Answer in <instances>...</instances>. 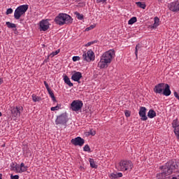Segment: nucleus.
<instances>
[{
    "mask_svg": "<svg viewBox=\"0 0 179 179\" xmlns=\"http://www.w3.org/2000/svg\"><path fill=\"white\" fill-rule=\"evenodd\" d=\"M162 172L157 174V179H164L166 176H170L173 173H176L179 169V160L171 159L164 166L160 167Z\"/></svg>",
    "mask_w": 179,
    "mask_h": 179,
    "instance_id": "1",
    "label": "nucleus"
},
{
    "mask_svg": "<svg viewBox=\"0 0 179 179\" xmlns=\"http://www.w3.org/2000/svg\"><path fill=\"white\" fill-rule=\"evenodd\" d=\"M114 57H115V51H114V50H110L103 53L101 57L100 62L98 63L99 68L101 69L108 68V64H111Z\"/></svg>",
    "mask_w": 179,
    "mask_h": 179,
    "instance_id": "2",
    "label": "nucleus"
},
{
    "mask_svg": "<svg viewBox=\"0 0 179 179\" xmlns=\"http://www.w3.org/2000/svg\"><path fill=\"white\" fill-rule=\"evenodd\" d=\"M73 20L72 19V17L65 13L59 14L58 16H57L55 19V23L59 26H62L64 24H69L72 23Z\"/></svg>",
    "mask_w": 179,
    "mask_h": 179,
    "instance_id": "3",
    "label": "nucleus"
},
{
    "mask_svg": "<svg viewBox=\"0 0 179 179\" xmlns=\"http://www.w3.org/2000/svg\"><path fill=\"white\" fill-rule=\"evenodd\" d=\"M27 9H29V5L25 4V5H22L18 6L14 13V17L17 20H19L22 15H24L26 12H27Z\"/></svg>",
    "mask_w": 179,
    "mask_h": 179,
    "instance_id": "4",
    "label": "nucleus"
},
{
    "mask_svg": "<svg viewBox=\"0 0 179 179\" xmlns=\"http://www.w3.org/2000/svg\"><path fill=\"white\" fill-rule=\"evenodd\" d=\"M132 162L122 160L119 163V170L120 171H127V170H132Z\"/></svg>",
    "mask_w": 179,
    "mask_h": 179,
    "instance_id": "5",
    "label": "nucleus"
},
{
    "mask_svg": "<svg viewBox=\"0 0 179 179\" xmlns=\"http://www.w3.org/2000/svg\"><path fill=\"white\" fill-rule=\"evenodd\" d=\"M55 122L56 125H66V122H68V115H66V113H62L57 117Z\"/></svg>",
    "mask_w": 179,
    "mask_h": 179,
    "instance_id": "6",
    "label": "nucleus"
},
{
    "mask_svg": "<svg viewBox=\"0 0 179 179\" xmlns=\"http://www.w3.org/2000/svg\"><path fill=\"white\" fill-rule=\"evenodd\" d=\"M82 107H83V102L80 100H74L71 103V109L72 111H80V110H82Z\"/></svg>",
    "mask_w": 179,
    "mask_h": 179,
    "instance_id": "7",
    "label": "nucleus"
},
{
    "mask_svg": "<svg viewBox=\"0 0 179 179\" xmlns=\"http://www.w3.org/2000/svg\"><path fill=\"white\" fill-rule=\"evenodd\" d=\"M94 52L92 50H90L86 52H84L83 55V61H87V62H90L92 61H94Z\"/></svg>",
    "mask_w": 179,
    "mask_h": 179,
    "instance_id": "8",
    "label": "nucleus"
},
{
    "mask_svg": "<svg viewBox=\"0 0 179 179\" xmlns=\"http://www.w3.org/2000/svg\"><path fill=\"white\" fill-rule=\"evenodd\" d=\"M40 31H47L50 29V22L48 20H43L39 24Z\"/></svg>",
    "mask_w": 179,
    "mask_h": 179,
    "instance_id": "9",
    "label": "nucleus"
},
{
    "mask_svg": "<svg viewBox=\"0 0 179 179\" xmlns=\"http://www.w3.org/2000/svg\"><path fill=\"white\" fill-rule=\"evenodd\" d=\"M20 111H23V107L22 106H16L11 109V115L12 117H15L17 118L20 117Z\"/></svg>",
    "mask_w": 179,
    "mask_h": 179,
    "instance_id": "10",
    "label": "nucleus"
},
{
    "mask_svg": "<svg viewBox=\"0 0 179 179\" xmlns=\"http://www.w3.org/2000/svg\"><path fill=\"white\" fill-rule=\"evenodd\" d=\"M71 143L72 145H74V146H83V145H85V139L78 136L75 138H72Z\"/></svg>",
    "mask_w": 179,
    "mask_h": 179,
    "instance_id": "11",
    "label": "nucleus"
},
{
    "mask_svg": "<svg viewBox=\"0 0 179 179\" xmlns=\"http://www.w3.org/2000/svg\"><path fill=\"white\" fill-rule=\"evenodd\" d=\"M166 86V84L164 83H159L155 86L154 87V92L157 94H162L163 90H164V87Z\"/></svg>",
    "mask_w": 179,
    "mask_h": 179,
    "instance_id": "12",
    "label": "nucleus"
},
{
    "mask_svg": "<svg viewBox=\"0 0 179 179\" xmlns=\"http://www.w3.org/2000/svg\"><path fill=\"white\" fill-rule=\"evenodd\" d=\"M169 10L172 12L179 11V0L172 2L169 5Z\"/></svg>",
    "mask_w": 179,
    "mask_h": 179,
    "instance_id": "13",
    "label": "nucleus"
},
{
    "mask_svg": "<svg viewBox=\"0 0 179 179\" xmlns=\"http://www.w3.org/2000/svg\"><path fill=\"white\" fill-rule=\"evenodd\" d=\"M146 108L143 106H141L140 108V110L138 112V114L140 117H141V121H146L148 120V116H146Z\"/></svg>",
    "mask_w": 179,
    "mask_h": 179,
    "instance_id": "14",
    "label": "nucleus"
},
{
    "mask_svg": "<svg viewBox=\"0 0 179 179\" xmlns=\"http://www.w3.org/2000/svg\"><path fill=\"white\" fill-rule=\"evenodd\" d=\"M82 73L79 71L75 72L71 76L72 80H74V82H78V83H80V80L82 79Z\"/></svg>",
    "mask_w": 179,
    "mask_h": 179,
    "instance_id": "15",
    "label": "nucleus"
},
{
    "mask_svg": "<svg viewBox=\"0 0 179 179\" xmlns=\"http://www.w3.org/2000/svg\"><path fill=\"white\" fill-rule=\"evenodd\" d=\"M162 94H164V96H170V94H171V90H170V85H169V84H165Z\"/></svg>",
    "mask_w": 179,
    "mask_h": 179,
    "instance_id": "16",
    "label": "nucleus"
},
{
    "mask_svg": "<svg viewBox=\"0 0 179 179\" xmlns=\"http://www.w3.org/2000/svg\"><path fill=\"white\" fill-rule=\"evenodd\" d=\"M175 176H170V175H165L164 179H179V171L176 170Z\"/></svg>",
    "mask_w": 179,
    "mask_h": 179,
    "instance_id": "17",
    "label": "nucleus"
},
{
    "mask_svg": "<svg viewBox=\"0 0 179 179\" xmlns=\"http://www.w3.org/2000/svg\"><path fill=\"white\" fill-rule=\"evenodd\" d=\"M64 83L68 85L70 87H72L73 86V83L71 82V80L69 79V77L68 76H64Z\"/></svg>",
    "mask_w": 179,
    "mask_h": 179,
    "instance_id": "18",
    "label": "nucleus"
},
{
    "mask_svg": "<svg viewBox=\"0 0 179 179\" xmlns=\"http://www.w3.org/2000/svg\"><path fill=\"white\" fill-rule=\"evenodd\" d=\"M48 94H50L52 101H54V103H57V99H55V95H54V92H52V90H51V89L48 90Z\"/></svg>",
    "mask_w": 179,
    "mask_h": 179,
    "instance_id": "19",
    "label": "nucleus"
},
{
    "mask_svg": "<svg viewBox=\"0 0 179 179\" xmlns=\"http://www.w3.org/2000/svg\"><path fill=\"white\" fill-rule=\"evenodd\" d=\"M148 118H155L156 117V112L153 109H150L148 113Z\"/></svg>",
    "mask_w": 179,
    "mask_h": 179,
    "instance_id": "20",
    "label": "nucleus"
},
{
    "mask_svg": "<svg viewBox=\"0 0 179 179\" xmlns=\"http://www.w3.org/2000/svg\"><path fill=\"white\" fill-rule=\"evenodd\" d=\"M89 162H90V166H91L92 169H97L98 165L96 164V162H94V159L90 158V159H89Z\"/></svg>",
    "mask_w": 179,
    "mask_h": 179,
    "instance_id": "21",
    "label": "nucleus"
},
{
    "mask_svg": "<svg viewBox=\"0 0 179 179\" xmlns=\"http://www.w3.org/2000/svg\"><path fill=\"white\" fill-rule=\"evenodd\" d=\"M136 5L138 8H141V9H146V4L145 3H142L141 1L136 2Z\"/></svg>",
    "mask_w": 179,
    "mask_h": 179,
    "instance_id": "22",
    "label": "nucleus"
},
{
    "mask_svg": "<svg viewBox=\"0 0 179 179\" xmlns=\"http://www.w3.org/2000/svg\"><path fill=\"white\" fill-rule=\"evenodd\" d=\"M138 51H142V45L139 43L136 46L135 55L136 57H138Z\"/></svg>",
    "mask_w": 179,
    "mask_h": 179,
    "instance_id": "23",
    "label": "nucleus"
},
{
    "mask_svg": "<svg viewBox=\"0 0 179 179\" xmlns=\"http://www.w3.org/2000/svg\"><path fill=\"white\" fill-rule=\"evenodd\" d=\"M6 24L8 29H16V25L10 22H6Z\"/></svg>",
    "mask_w": 179,
    "mask_h": 179,
    "instance_id": "24",
    "label": "nucleus"
},
{
    "mask_svg": "<svg viewBox=\"0 0 179 179\" xmlns=\"http://www.w3.org/2000/svg\"><path fill=\"white\" fill-rule=\"evenodd\" d=\"M137 20L136 17H133L129 20L128 24H134V23H136Z\"/></svg>",
    "mask_w": 179,
    "mask_h": 179,
    "instance_id": "25",
    "label": "nucleus"
},
{
    "mask_svg": "<svg viewBox=\"0 0 179 179\" xmlns=\"http://www.w3.org/2000/svg\"><path fill=\"white\" fill-rule=\"evenodd\" d=\"M172 126L173 128H174V129H176V128H177V127H179V123H178V120H174L172 122Z\"/></svg>",
    "mask_w": 179,
    "mask_h": 179,
    "instance_id": "26",
    "label": "nucleus"
},
{
    "mask_svg": "<svg viewBox=\"0 0 179 179\" xmlns=\"http://www.w3.org/2000/svg\"><path fill=\"white\" fill-rule=\"evenodd\" d=\"M32 100L33 101H34L35 103L37 101H40V100H41V98L36 96L35 94L32 95Z\"/></svg>",
    "mask_w": 179,
    "mask_h": 179,
    "instance_id": "27",
    "label": "nucleus"
},
{
    "mask_svg": "<svg viewBox=\"0 0 179 179\" xmlns=\"http://www.w3.org/2000/svg\"><path fill=\"white\" fill-rule=\"evenodd\" d=\"M75 15H76V17L78 19V20H83V14H80L78 12H76Z\"/></svg>",
    "mask_w": 179,
    "mask_h": 179,
    "instance_id": "28",
    "label": "nucleus"
},
{
    "mask_svg": "<svg viewBox=\"0 0 179 179\" xmlns=\"http://www.w3.org/2000/svg\"><path fill=\"white\" fill-rule=\"evenodd\" d=\"M60 107H61V105L57 104L56 106L52 107L50 108V110H51V111H58V110H59Z\"/></svg>",
    "mask_w": 179,
    "mask_h": 179,
    "instance_id": "29",
    "label": "nucleus"
},
{
    "mask_svg": "<svg viewBox=\"0 0 179 179\" xmlns=\"http://www.w3.org/2000/svg\"><path fill=\"white\" fill-rule=\"evenodd\" d=\"M58 54H59V49L56 50L55 52H52L49 57H51L52 58V57H55V55H58Z\"/></svg>",
    "mask_w": 179,
    "mask_h": 179,
    "instance_id": "30",
    "label": "nucleus"
},
{
    "mask_svg": "<svg viewBox=\"0 0 179 179\" xmlns=\"http://www.w3.org/2000/svg\"><path fill=\"white\" fill-rule=\"evenodd\" d=\"M97 42H98L97 40L88 42V43L85 45V47H89V46L92 45V44H96V43H97Z\"/></svg>",
    "mask_w": 179,
    "mask_h": 179,
    "instance_id": "31",
    "label": "nucleus"
},
{
    "mask_svg": "<svg viewBox=\"0 0 179 179\" xmlns=\"http://www.w3.org/2000/svg\"><path fill=\"white\" fill-rule=\"evenodd\" d=\"M83 150L84 152H92L90 151V147L89 146V145H85L83 148Z\"/></svg>",
    "mask_w": 179,
    "mask_h": 179,
    "instance_id": "32",
    "label": "nucleus"
},
{
    "mask_svg": "<svg viewBox=\"0 0 179 179\" xmlns=\"http://www.w3.org/2000/svg\"><path fill=\"white\" fill-rule=\"evenodd\" d=\"M73 62H76V61H80V57L79 56H73Z\"/></svg>",
    "mask_w": 179,
    "mask_h": 179,
    "instance_id": "33",
    "label": "nucleus"
},
{
    "mask_svg": "<svg viewBox=\"0 0 179 179\" xmlns=\"http://www.w3.org/2000/svg\"><path fill=\"white\" fill-rule=\"evenodd\" d=\"M13 13V10L12 8H8L6 10V15H10V13Z\"/></svg>",
    "mask_w": 179,
    "mask_h": 179,
    "instance_id": "34",
    "label": "nucleus"
},
{
    "mask_svg": "<svg viewBox=\"0 0 179 179\" xmlns=\"http://www.w3.org/2000/svg\"><path fill=\"white\" fill-rule=\"evenodd\" d=\"M154 20H155V24H158L159 25V22H160V20L159 19V17H155V18H154Z\"/></svg>",
    "mask_w": 179,
    "mask_h": 179,
    "instance_id": "35",
    "label": "nucleus"
},
{
    "mask_svg": "<svg viewBox=\"0 0 179 179\" xmlns=\"http://www.w3.org/2000/svg\"><path fill=\"white\" fill-rule=\"evenodd\" d=\"M110 178L111 179L117 178V173H111L110 176Z\"/></svg>",
    "mask_w": 179,
    "mask_h": 179,
    "instance_id": "36",
    "label": "nucleus"
},
{
    "mask_svg": "<svg viewBox=\"0 0 179 179\" xmlns=\"http://www.w3.org/2000/svg\"><path fill=\"white\" fill-rule=\"evenodd\" d=\"M96 27V25H91L90 27L86 28V31H89V30H92V29H94Z\"/></svg>",
    "mask_w": 179,
    "mask_h": 179,
    "instance_id": "37",
    "label": "nucleus"
},
{
    "mask_svg": "<svg viewBox=\"0 0 179 179\" xmlns=\"http://www.w3.org/2000/svg\"><path fill=\"white\" fill-rule=\"evenodd\" d=\"M124 114L126 117H131V112L129 110H125Z\"/></svg>",
    "mask_w": 179,
    "mask_h": 179,
    "instance_id": "38",
    "label": "nucleus"
},
{
    "mask_svg": "<svg viewBox=\"0 0 179 179\" xmlns=\"http://www.w3.org/2000/svg\"><path fill=\"white\" fill-rule=\"evenodd\" d=\"M89 135H92V136H94V135H96V131H93V130H90L89 132H88Z\"/></svg>",
    "mask_w": 179,
    "mask_h": 179,
    "instance_id": "39",
    "label": "nucleus"
},
{
    "mask_svg": "<svg viewBox=\"0 0 179 179\" xmlns=\"http://www.w3.org/2000/svg\"><path fill=\"white\" fill-rule=\"evenodd\" d=\"M20 169L22 171H24L26 170V168L24 167V163H21V164H20Z\"/></svg>",
    "mask_w": 179,
    "mask_h": 179,
    "instance_id": "40",
    "label": "nucleus"
},
{
    "mask_svg": "<svg viewBox=\"0 0 179 179\" xmlns=\"http://www.w3.org/2000/svg\"><path fill=\"white\" fill-rule=\"evenodd\" d=\"M10 178L11 179H19V175H10Z\"/></svg>",
    "mask_w": 179,
    "mask_h": 179,
    "instance_id": "41",
    "label": "nucleus"
},
{
    "mask_svg": "<svg viewBox=\"0 0 179 179\" xmlns=\"http://www.w3.org/2000/svg\"><path fill=\"white\" fill-rule=\"evenodd\" d=\"M47 90H49L50 88V86L48 85V83H47V81H44L43 82Z\"/></svg>",
    "mask_w": 179,
    "mask_h": 179,
    "instance_id": "42",
    "label": "nucleus"
},
{
    "mask_svg": "<svg viewBox=\"0 0 179 179\" xmlns=\"http://www.w3.org/2000/svg\"><path fill=\"white\" fill-rule=\"evenodd\" d=\"M174 96L175 97H176V99H178V100H179V95H178V93H177V92H174Z\"/></svg>",
    "mask_w": 179,
    "mask_h": 179,
    "instance_id": "43",
    "label": "nucleus"
},
{
    "mask_svg": "<svg viewBox=\"0 0 179 179\" xmlns=\"http://www.w3.org/2000/svg\"><path fill=\"white\" fill-rule=\"evenodd\" d=\"M157 26H159L158 24L154 23V24H152V29H156V27H157Z\"/></svg>",
    "mask_w": 179,
    "mask_h": 179,
    "instance_id": "44",
    "label": "nucleus"
},
{
    "mask_svg": "<svg viewBox=\"0 0 179 179\" xmlns=\"http://www.w3.org/2000/svg\"><path fill=\"white\" fill-rule=\"evenodd\" d=\"M116 174H117V178H120L122 177V173H116Z\"/></svg>",
    "mask_w": 179,
    "mask_h": 179,
    "instance_id": "45",
    "label": "nucleus"
},
{
    "mask_svg": "<svg viewBox=\"0 0 179 179\" xmlns=\"http://www.w3.org/2000/svg\"><path fill=\"white\" fill-rule=\"evenodd\" d=\"M2 83H3V80L0 78V85H2Z\"/></svg>",
    "mask_w": 179,
    "mask_h": 179,
    "instance_id": "46",
    "label": "nucleus"
},
{
    "mask_svg": "<svg viewBox=\"0 0 179 179\" xmlns=\"http://www.w3.org/2000/svg\"><path fill=\"white\" fill-rule=\"evenodd\" d=\"M107 0H99V2H106Z\"/></svg>",
    "mask_w": 179,
    "mask_h": 179,
    "instance_id": "47",
    "label": "nucleus"
},
{
    "mask_svg": "<svg viewBox=\"0 0 179 179\" xmlns=\"http://www.w3.org/2000/svg\"><path fill=\"white\" fill-rule=\"evenodd\" d=\"M0 179H2V173H0Z\"/></svg>",
    "mask_w": 179,
    "mask_h": 179,
    "instance_id": "48",
    "label": "nucleus"
},
{
    "mask_svg": "<svg viewBox=\"0 0 179 179\" xmlns=\"http://www.w3.org/2000/svg\"><path fill=\"white\" fill-rule=\"evenodd\" d=\"M2 116V113L0 112V117H1Z\"/></svg>",
    "mask_w": 179,
    "mask_h": 179,
    "instance_id": "49",
    "label": "nucleus"
},
{
    "mask_svg": "<svg viewBox=\"0 0 179 179\" xmlns=\"http://www.w3.org/2000/svg\"><path fill=\"white\" fill-rule=\"evenodd\" d=\"M50 58V55L48 56V59Z\"/></svg>",
    "mask_w": 179,
    "mask_h": 179,
    "instance_id": "50",
    "label": "nucleus"
},
{
    "mask_svg": "<svg viewBox=\"0 0 179 179\" xmlns=\"http://www.w3.org/2000/svg\"><path fill=\"white\" fill-rule=\"evenodd\" d=\"M140 1H145V0H140Z\"/></svg>",
    "mask_w": 179,
    "mask_h": 179,
    "instance_id": "51",
    "label": "nucleus"
},
{
    "mask_svg": "<svg viewBox=\"0 0 179 179\" xmlns=\"http://www.w3.org/2000/svg\"><path fill=\"white\" fill-rule=\"evenodd\" d=\"M119 1H122V0H119Z\"/></svg>",
    "mask_w": 179,
    "mask_h": 179,
    "instance_id": "52",
    "label": "nucleus"
}]
</instances>
